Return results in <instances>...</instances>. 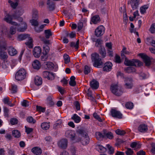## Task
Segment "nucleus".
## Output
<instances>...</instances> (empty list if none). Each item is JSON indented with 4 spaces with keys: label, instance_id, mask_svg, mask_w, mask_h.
<instances>
[{
    "label": "nucleus",
    "instance_id": "nucleus-1",
    "mask_svg": "<svg viewBox=\"0 0 155 155\" xmlns=\"http://www.w3.org/2000/svg\"><path fill=\"white\" fill-rule=\"evenodd\" d=\"M77 133L79 135L84 137L81 142L83 145L88 144L90 141V139L86 131L83 129H80L77 130Z\"/></svg>",
    "mask_w": 155,
    "mask_h": 155
},
{
    "label": "nucleus",
    "instance_id": "nucleus-2",
    "mask_svg": "<svg viewBox=\"0 0 155 155\" xmlns=\"http://www.w3.org/2000/svg\"><path fill=\"white\" fill-rule=\"evenodd\" d=\"M91 59L92 61L94 62L93 65L97 68L102 65L103 62L101 61V59L99 58L98 54L94 53L91 54Z\"/></svg>",
    "mask_w": 155,
    "mask_h": 155
},
{
    "label": "nucleus",
    "instance_id": "nucleus-3",
    "mask_svg": "<svg viewBox=\"0 0 155 155\" xmlns=\"http://www.w3.org/2000/svg\"><path fill=\"white\" fill-rule=\"evenodd\" d=\"M110 89L112 93L116 96H120L123 93L122 87L117 84L111 85Z\"/></svg>",
    "mask_w": 155,
    "mask_h": 155
},
{
    "label": "nucleus",
    "instance_id": "nucleus-4",
    "mask_svg": "<svg viewBox=\"0 0 155 155\" xmlns=\"http://www.w3.org/2000/svg\"><path fill=\"white\" fill-rule=\"evenodd\" d=\"M65 135L66 137L69 138L72 140H75L76 142L81 141V138L76 135L75 132L72 130H68L65 132Z\"/></svg>",
    "mask_w": 155,
    "mask_h": 155
},
{
    "label": "nucleus",
    "instance_id": "nucleus-5",
    "mask_svg": "<svg viewBox=\"0 0 155 155\" xmlns=\"http://www.w3.org/2000/svg\"><path fill=\"white\" fill-rule=\"evenodd\" d=\"M124 64L128 66L139 67L142 65L143 63L137 59H133L132 60H128L126 58Z\"/></svg>",
    "mask_w": 155,
    "mask_h": 155
},
{
    "label": "nucleus",
    "instance_id": "nucleus-6",
    "mask_svg": "<svg viewBox=\"0 0 155 155\" xmlns=\"http://www.w3.org/2000/svg\"><path fill=\"white\" fill-rule=\"evenodd\" d=\"M26 74L25 70L24 69L21 68L16 73L15 75V78L17 81H21L25 78Z\"/></svg>",
    "mask_w": 155,
    "mask_h": 155
},
{
    "label": "nucleus",
    "instance_id": "nucleus-7",
    "mask_svg": "<svg viewBox=\"0 0 155 155\" xmlns=\"http://www.w3.org/2000/svg\"><path fill=\"white\" fill-rule=\"evenodd\" d=\"M112 116L114 118L121 119L122 118V114L120 112L115 109H112L110 110Z\"/></svg>",
    "mask_w": 155,
    "mask_h": 155
},
{
    "label": "nucleus",
    "instance_id": "nucleus-8",
    "mask_svg": "<svg viewBox=\"0 0 155 155\" xmlns=\"http://www.w3.org/2000/svg\"><path fill=\"white\" fill-rule=\"evenodd\" d=\"M105 28L103 25L98 27L95 30V34L96 36L99 37L102 35L104 33Z\"/></svg>",
    "mask_w": 155,
    "mask_h": 155
},
{
    "label": "nucleus",
    "instance_id": "nucleus-9",
    "mask_svg": "<svg viewBox=\"0 0 155 155\" xmlns=\"http://www.w3.org/2000/svg\"><path fill=\"white\" fill-rule=\"evenodd\" d=\"M138 55L143 59L146 66H149L150 65L151 61L150 58L147 55L143 53H140Z\"/></svg>",
    "mask_w": 155,
    "mask_h": 155
},
{
    "label": "nucleus",
    "instance_id": "nucleus-10",
    "mask_svg": "<svg viewBox=\"0 0 155 155\" xmlns=\"http://www.w3.org/2000/svg\"><path fill=\"white\" fill-rule=\"evenodd\" d=\"M17 25H14L17 26V30L18 32H23L25 31L27 28L26 23L24 22L21 23V25L18 24L17 23Z\"/></svg>",
    "mask_w": 155,
    "mask_h": 155
},
{
    "label": "nucleus",
    "instance_id": "nucleus-11",
    "mask_svg": "<svg viewBox=\"0 0 155 155\" xmlns=\"http://www.w3.org/2000/svg\"><path fill=\"white\" fill-rule=\"evenodd\" d=\"M42 77L44 78H47L48 80H52L54 78V74L48 71H44L42 73Z\"/></svg>",
    "mask_w": 155,
    "mask_h": 155
},
{
    "label": "nucleus",
    "instance_id": "nucleus-12",
    "mask_svg": "<svg viewBox=\"0 0 155 155\" xmlns=\"http://www.w3.org/2000/svg\"><path fill=\"white\" fill-rule=\"evenodd\" d=\"M132 79L131 78H126L125 80V87L127 89H131L133 87Z\"/></svg>",
    "mask_w": 155,
    "mask_h": 155
},
{
    "label": "nucleus",
    "instance_id": "nucleus-13",
    "mask_svg": "<svg viewBox=\"0 0 155 155\" xmlns=\"http://www.w3.org/2000/svg\"><path fill=\"white\" fill-rule=\"evenodd\" d=\"M140 0H131L128 1V4H130L132 9L134 10L137 9L139 4Z\"/></svg>",
    "mask_w": 155,
    "mask_h": 155
},
{
    "label": "nucleus",
    "instance_id": "nucleus-14",
    "mask_svg": "<svg viewBox=\"0 0 155 155\" xmlns=\"http://www.w3.org/2000/svg\"><path fill=\"white\" fill-rule=\"evenodd\" d=\"M41 52V48L39 47H35L33 50V54L36 58H39Z\"/></svg>",
    "mask_w": 155,
    "mask_h": 155
},
{
    "label": "nucleus",
    "instance_id": "nucleus-15",
    "mask_svg": "<svg viewBox=\"0 0 155 155\" xmlns=\"http://www.w3.org/2000/svg\"><path fill=\"white\" fill-rule=\"evenodd\" d=\"M112 66L113 65L111 62H106L104 64V66L103 69V70L107 72L110 71L112 69Z\"/></svg>",
    "mask_w": 155,
    "mask_h": 155
},
{
    "label": "nucleus",
    "instance_id": "nucleus-16",
    "mask_svg": "<svg viewBox=\"0 0 155 155\" xmlns=\"http://www.w3.org/2000/svg\"><path fill=\"white\" fill-rule=\"evenodd\" d=\"M67 143L68 141L67 139H62L58 143V145L59 147L65 149L67 146Z\"/></svg>",
    "mask_w": 155,
    "mask_h": 155
},
{
    "label": "nucleus",
    "instance_id": "nucleus-17",
    "mask_svg": "<svg viewBox=\"0 0 155 155\" xmlns=\"http://www.w3.org/2000/svg\"><path fill=\"white\" fill-rule=\"evenodd\" d=\"M5 20L7 23H9L12 25H17V23L15 22L12 21V15L7 14L5 16Z\"/></svg>",
    "mask_w": 155,
    "mask_h": 155
},
{
    "label": "nucleus",
    "instance_id": "nucleus-18",
    "mask_svg": "<svg viewBox=\"0 0 155 155\" xmlns=\"http://www.w3.org/2000/svg\"><path fill=\"white\" fill-rule=\"evenodd\" d=\"M47 8L49 10L52 11L54 10L55 8V5L54 2L50 0H48L47 2Z\"/></svg>",
    "mask_w": 155,
    "mask_h": 155
},
{
    "label": "nucleus",
    "instance_id": "nucleus-19",
    "mask_svg": "<svg viewBox=\"0 0 155 155\" xmlns=\"http://www.w3.org/2000/svg\"><path fill=\"white\" fill-rule=\"evenodd\" d=\"M32 66L34 69L38 70L41 68V64L39 61L36 60L33 61L32 64Z\"/></svg>",
    "mask_w": 155,
    "mask_h": 155
},
{
    "label": "nucleus",
    "instance_id": "nucleus-20",
    "mask_svg": "<svg viewBox=\"0 0 155 155\" xmlns=\"http://www.w3.org/2000/svg\"><path fill=\"white\" fill-rule=\"evenodd\" d=\"M138 130L140 132H145L148 130L147 126L144 124H140L138 127Z\"/></svg>",
    "mask_w": 155,
    "mask_h": 155
},
{
    "label": "nucleus",
    "instance_id": "nucleus-21",
    "mask_svg": "<svg viewBox=\"0 0 155 155\" xmlns=\"http://www.w3.org/2000/svg\"><path fill=\"white\" fill-rule=\"evenodd\" d=\"M95 135L97 139L99 140H101L105 138V134L103 133V130L101 132H96Z\"/></svg>",
    "mask_w": 155,
    "mask_h": 155
},
{
    "label": "nucleus",
    "instance_id": "nucleus-22",
    "mask_svg": "<svg viewBox=\"0 0 155 155\" xmlns=\"http://www.w3.org/2000/svg\"><path fill=\"white\" fill-rule=\"evenodd\" d=\"M7 45L4 40L0 39V50L5 51L6 49Z\"/></svg>",
    "mask_w": 155,
    "mask_h": 155
},
{
    "label": "nucleus",
    "instance_id": "nucleus-23",
    "mask_svg": "<svg viewBox=\"0 0 155 155\" xmlns=\"http://www.w3.org/2000/svg\"><path fill=\"white\" fill-rule=\"evenodd\" d=\"M99 52L102 58H104L106 55V52L104 47L101 46L99 49Z\"/></svg>",
    "mask_w": 155,
    "mask_h": 155
},
{
    "label": "nucleus",
    "instance_id": "nucleus-24",
    "mask_svg": "<svg viewBox=\"0 0 155 155\" xmlns=\"http://www.w3.org/2000/svg\"><path fill=\"white\" fill-rule=\"evenodd\" d=\"M31 151L36 155H39L42 153L41 150L38 147H35L31 149Z\"/></svg>",
    "mask_w": 155,
    "mask_h": 155
},
{
    "label": "nucleus",
    "instance_id": "nucleus-25",
    "mask_svg": "<svg viewBox=\"0 0 155 155\" xmlns=\"http://www.w3.org/2000/svg\"><path fill=\"white\" fill-rule=\"evenodd\" d=\"M8 50V54L11 56H14L17 53V51L16 50L12 47H9Z\"/></svg>",
    "mask_w": 155,
    "mask_h": 155
},
{
    "label": "nucleus",
    "instance_id": "nucleus-26",
    "mask_svg": "<svg viewBox=\"0 0 155 155\" xmlns=\"http://www.w3.org/2000/svg\"><path fill=\"white\" fill-rule=\"evenodd\" d=\"M103 133L105 134V138L107 137V138L111 139L114 137L113 134L110 132H107L106 130H103Z\"/></svg>",
    "mask_w": 155,
    "mask_h": 155
},
{
    "label": "nucleus",
    "instance_id": "nucleus-27",
    "mask_svg": "<svg viewBox=\"0 0 155 155\" xmlns=\"http://www.w3.org/2000/svg\"><path fill=\"white\" fill-rule=\"evenodd\" d=\"M29 35L26 34H21L19 35L18 38L19 41H22L29 38L30 37Z\"/></svg>",
    "mask_w": 155,
    "mask_h": 155
},
{
    "label": "nucleus",
    "instance_id": "nucleus-28",
    "mask_svg": "<svg viewBox=\"0 0 155 155\" xmlns=\"http://www.w3.org/2000/svg\"><path fill=\"white\" fill-rule=\"evenodd\" d=\"M90 85L92 89H97L99 87V83L96 80H93L91 82Z\"/></svg>",
    "mask_w": 155,
    "mask_h": 155
},
{
    "label": "nucleus",
    "instance_id": "nucleus-29",
    "mask_svg": "<svg viewBox=\"0 0 155 155\" xmlns=\"http://www.w3.org/2000/svg\"><path fill=\"white\" fill-rule=\"evenodd\" d=\"M42 83V78L39 76H36L35 78V83L37 86L41 85Z\"/></svg>",
    "mask_w": 155,
    "mask_h": 155
},
{
    "label": "nucleus",
    "instance_id": "nucleus-30",
    "mask_svg": "<svg viewBox=\"0 0 155 155\" xmlns=\"http://www.w3.org/2000/svg\"><path fill=\"white\" fill-rule=\"evenodd\" d=\"M0 50V58L2 59H7L8 56L6 52L4 51Z\"/></svg>",
    "mask_w": 155,
    "mask_h": 155
},
{
    "label": "nucleus",
    "instance_id": "nucleus-31",
    "mask_svg": "<svg viewBox=\"0 0 155 155\" xmlns=\"http://www.w3.org/2000/svg\"><path fill=\"white\" fill-rule=\"evenodd\" d=\"M12 136L15 138H18L21 135L20 131L18 130H14L12 131Z\"/></svg>",
    "mask_w": 155,
    "mask_h": 155
},
{
    "label": "nucleus",
    "instance_id": "nucleus-32",
    "mask_svg": "<svg viewBox=\"0 0 155 155\" xmlns=\"http://www.w3.org/2000/svg\"><path fill=\"white\" fill-rule=\"evenodd\" d=\"M71 119L74 120L75 122L77 123L80 122L81 120L80 117L76 114H74L71 117Z\"/></svg>",
    "mask_w": 155,
    "mask_h": 155
},
{
    "label": "nucleus",
    "instance_id": "nucleus-33",
    "mask_svg": "<svg viewBox=\"0 0 155 155\" xmlns=\"http://www.w3.org/2000/svg\"><path fill=\"white\" fill-rule=\"evenodd\" d=\"M54 64L51 62H46L45 67L46 68L50 70H52L54 68Z\"/></svg>",
    "mask_w": 155,
    "mask_h": 155
},
{
    "label": "nucleus",
    "instance_id": "nucleus-34",
    "mask_svg": "<svg viewBox=\"0 0 155 155\" xmlns=\"http://www.w3.org/2000/svg\"><path fill=\"white\" fill-rule=\"evenodd\" d=\"M46 25V24L41 25L39 27H35L34 28L35 31L37 33H40L42 31Z\"/></svg>",
    "mask_w": 155,
    "mask_h": 155
},
{
    "label": "nucleus",
    "instance_id": "nucleus-35",
    "mask_svg": "<svg viewBox=\"0 0 155 155\" xmlns=\"http://www.w3.org/2000/svg\"><path fill=\"white\" fill-rule=\"evenodd\" d=\"M75 78L74 76H72L70 78V80L69 82V85L71 86L74 87L76 85V82L75 81Z\"/></svg>",
    "mask_w": 155,
    "mask_h": 155
},
{
    "label": "nucleus",
    "instance_id": "nucleus-36",
    "mask_svg": "<svg viewBox=\"0 0 155 155\" xmlns=\"http://www.w3.org/2000/svg\"><path fill=\"white\" fill-rule=\"evenodd\" d=\"M45 37L46 38L48 39L52 35V32L50 29L46 30L45 31Z\"/></svg>",
    "mask_w": 155,
    "mask_h": 155
},
{
    "label": "nucleus",
    "instance_id": "nucleus-37",
    "mask_svg": "<svg viewBox=\"0 0 155 155\" xmlns=\"http://www.w3.org/2000/svg\"><path fill=\"white\" fill-rule=\"evenodd\" d=\"M50 125L49 123L43 122L41 124V127L43 130H47L49 128Z\"/></svg>",
    "mask_w": 155,
    "mask_h": 155
},
{
    "label": "nucleus",
    "instance_id": "nucleus-38",
    "mask_svg": "<svg viewBox=\"0 0 155 155\" xmlns=\"http://www.w3.org/2000/svg\"><path fill=\"white\" fill-rule=\"evenodd\" d=\"M62 121L61 120L57 121L53 126V128L54 129H57L60 128L61 127Z\"/></svg>",
    "mask_w": 155,
    "mask_h": 155
},
{
    "label": "nucleus",
    "instance_id": "nucleus-39",
    "mask_svg": "<svg viewBox=\"0 0 155 155\" xmlns=\"http://www.w3.org/2000/svg\"><path fill=\"white\" fill-rule=\"evenodd\" d=\"M30 22L32 26H34V28L37 27L39 25V22L37 19H32L30 21Z\"/></svg>",
    "mask_w": 155,
    "mask_h": 155
},
{
    "label": "nucleus",
    "instance_id": "nucleus-40",
    "mask_svg": "<svg viewBox=\"0 0 155 155\" xmlns=\"http://www.w3.org/2000/svg\"><path fill=\"white\" fill-rule=\"evenodd\" d=\"M97 148L98 150L101 153L104 152L106 151V148L101 145H97Z\"/></svg>",
    "mask_w": 155,
    "mask_h": 155
},
{
    "label": "nucleus",
    "instance_id": "nucleus-41",
    "mask_svg": "<svg viewBox=\"0 0 155 155\" xmlns=\"http://www.w3.org/2000/svg\"><path fill=\"white\" fill-rule=\"evenodd\" d=\"M14 26H12L11 27L10 29V32L12 35L15 34L17 30V26L14 25Z\"/></svg>",
    "mask_w": 155,
    "mask_h": 155
},
{
    "label": "nucleus",
    "instance_id": "nucleus-42",
    "mask_svg": "<svg viewBox=\"0 0 155 155\" xmlns=\"http://www.w3.org/2000/svg\"><path fill=\"white\" fill-rule=\"evenodd\" d=\"M48 103L50 106H52L54 104V102L53 101L52 97L49 96L47 98Z\"/></svg>",
    "mask_w": 155,
    "mask_h": 155
},
{
    "label": "nucleus",
    "instance_id": "nucleus-43",
    "mask_svg": "<svg viewBox=\"0 0 155 155\" xmlns=\"http://www.w3.org/2000/svg\"><path fill=\"white\" fill-rule=\"evenodd\" d=\"M126 72L128 73H130L135 71V69L133 67H128L125 69Z\"/></svg>",
    "mask_w": 155,
    "mask_h": 155
},
{
    "label": "nucleus",
    "instance_id": "nucleus-44",
    "mask_svg": "<svg viewBox=\"0 0 155 155\" xmlns=\"http://www.w3.org/2000/svg\"><path fill=\"white\" fill-rule=\"evenodd\" d=\"M148 6L147 5H144L140 8V12L142 14L145 13L146 10L148 9Z\"/></svg>",
    "mask_w": 155,
    "mask_h": 155
},
{
    "label": "nucleus",
    "instance_id": "nucleus-45",
    "mask_svg": "<svg viewBox=\"0 0 155 155\" xmlns=\"http://www.w3.org/2000/svg\"><path fill=\"white\" fill-rule=\"evenodd\" d=\"M100 18L98 15H95L92 18V21L94 24H96L99 21Z\"/></svg>",
    "mask_w": 155,
    "mask_h": 155
},
{
    "label": "nucleus",
    "instance_id": "nucleus-46",
    "mask_svg": "<svg viewBox=\"0 0 155 155\" xmlns=\"http://www.w3.org/2000/svg\"><path fill=\"white\" fill-rule=\"evenodd\" d=\"M115 132L117 134L123 136L126 134V132L124 130H121L119 129L117 130Z\"/></svg>",
    "mask_w": 155,
    "mask_h": 155
},
{
    "label": "nucleus",
    "instance_id": "nucleus-47",
    "mask_svg": "<svg viewBox=\"0 0 155 155\" xmlns=\"http://www.w3.org/2000/svg\"><path fill=\"white\" fill-rule=\"evenodd\" d=\"M42 54H43L41 58V60L42 61H46L48 58V54L44 53V52H43Z\"/></svg>",
    "mask_w": 155,
    "mask_h": 155
},
{
    "label": "nucleus",
    "instance_id": "nucleus-48",
    "mask_svg": "<svg viewBox=\"0 0 155 155\" xmlns=\"http://www.w3.org/2000/svg\"><path fill=\"white\" fill-rule=\"evenodd\" d=\"M27 121L30 123L35 124L36 122V120L33 119L31 116L28 117L27 118Z\"/></svg>",
    "mask_w": 155,
    "mask_h": 155
},
{
    "label": "nucleus",
    "instance_id": "nucleus-49",
    "mask_svg": "<svg viewBox=\"0 0 155 155\" xmlns=\"http://www.w3.org/2000/svg\"><path fill=\"white\" fill-rule=\"evenodd\" d=\"M25 44L29 48H32V39L30 37L28 38V42L25 43Z\"/></svg>",
    "mask_w": 155,
    "mask_h": 155
},
{
    "label": "nucleus",
    "instance_id": "nucleus-50",
    "mask_svg": "<svg viewBox=\"0 0 155 155\" xmlns=\"http://www.w3.org/2000/svg\"><path fill=\"white\" fill-rule=\"evenodd\" d=\"M64 58L65 63L67 64L69 62L70 58L68 55L67 54H64Z\"/></svg>",
    "mask_w": 155,
    "mask_h": 155
},
{
    "label": "nucleus",
    "instance_id": "nucleus-51",
    "mask_svg": "<svg viewBox=\"0 0 155 155\" xmlns=\"http://www.w3.org/2000/svg\"><path fill=\"white\" fill-rule=\"evenodd\" d=\"M50 48L49 46L46 45H44L43 46V52L48 54Z\"/></svg>",
    "mask_w": 155,
    "mask_h": 155
},
{
    "label": "nucleus",
    "instance_id": "nucleus-52",
    "mask_svg": "<svg viewBox=\"0 0 155 155\" xmlns=\"http://www.w3.org/2000/svg\"><path fill=\"white\" fill-rule=\"evenodd\" d=\"M153 41H154V40L151 38H147L146 41L147 44H150L152 46Z\"/></svg>",
    "mask_w": 155,
    "mask_h": 155
},
{
    "label": "nucleus",
    "instance_id": "nucleus-53",
    "mask_svg": "<svg viewBox=\"0 0 155 155\" xmlns=\"http://www.w3.org/2000/svg\"><path fill=\"white\" fill-rule=\"evenodd\" d=\"M39 38H41V40L43 42L45 45H47L50 44L49 40L46 39L45 38H41V36H40Z\"/></svg>",
    "mask_w": 155,
    "mask_h": 155
},
{
    "label": "nucleus",
    "instance_id": "nucleus-54",
    "mask_svg": "<svg viewBox=\"0 0 155 155\" xmlns=\"http://www.w3.org/2000/svg\"><path fill=\"white\" fill-rule=\"evenodd\" d=\"M125 153L127 155H133L134 152L131 149L127 148Z\"/></svg>",
    "mask_w": 155,
    "mask_h": 155
},
{
    "label": "nucleus",
    "instance_id": "nucleus-55",
    "mask_svg": "<svg viewBox=\"0 0 155 155\" xmlns=\"http://www.w3.org/2000/svg\"><path fill=\"white\" fill-rule=\"evenodd\" d=\"M32 18H37L38 17V12L37 10L33 9L32 11Z\"/></svg>",
    "mask_w": 155,
    "mask_h": 155
},
{
    "label": "nucleus",
    "instance_id": "nucleus-56",
    "mask_svg": "<svg viewBox=\"0 0 155 155\" xmlns=\"http://www.w3.org/2000/svg\"><path fill=\"white\" fill-rule=\"evenodd\" d=\"M93 116L97 120L99 121L102 122V119L96 113H94L93 114Z\"/></svg>",
    "mask_w": 155,
    "mask_h": 155
},
{
    "label": "nucleus",
    "instance_id": "nucleus-57",
    "mask_svg": "<svg viewBox=\"0 0 155 155\" xmlns=\"http://www.w3.org/2000/svg\"><path fill=\"white\" fill-rule=\"evenodd\" d=\"M90 68L87 65L84 66V73L86 74H88L90 72Z\"/></svg>",
    "mask_w": 155,
    "mask_h": 155
},
{
    "label": "nucleus",
    "instance_id": "nucleus-58",
    "mask_svg": "<svg viewBox=\"0 0 155 155\" xmlns=\"http://www.w3.org/2000/svg\"><path fill=\"white\" fill-rule=\"evenodd\" d=\"M125 107L127 109H131L133 107V104L131 102H127L126 104Z\"/></svg>",
    "mask_w": 155,
    "mask_h": 155
},
{
    "label": "nucleus",
    "instance_id": "nucleus-59",
    "mask_svg": "<svg viewBox=\"0 0 155 155\" xmlns=\"http://www.w3.org/2000/svg\"><path fill=\"white\" fill-rule=\"evenodd\" d=\"M107 146L109 150V154H111L113 153L114 152V148L110 146V145L109 144L107 145Z\"/></svg>",
    "mask_w": 155,
    "mask_h": 155
},
{
    "label": "nucleus",
    "instance_id": "nucleus-60",
    "mask_svg": "<svg viewBox=\"0 0 155 155\" xmlns=\"http://www.w3.org/2000/svg\"><path fill=\"white\" fill-rule=\"evenodd\" d=\"M36 109L37 111L39 112H44L45 111V108H43L40 106H38L37 105L36 106Z\"/></svg>",
    "mask_w": 155,
    "mask_h": 155
},
{
    "label": "nucleus",
    "instance_id": "nucleus-61",
    "mask_svg": "<svg viewBox=\"0 0 155 155\" xmlns=\"http://www.w3.org/2000/svg\"><path fill=\"white\" fill-rule=\"evenodd\" d=\"M73 104L77 110H79L80 109V104L78 101H75L73 103Z\"/></svg>",
    "mask_w": 155,
    "mask_h": 155
},
{
    "label": "nucleus",
    "instance_id": "nucleus-62",
    "mask_svg": "<svg viewBox=\"0 0 155 155\" xmlns=\"http://www.w3.org/2000/svg\"><path fill=\"white\" fill-rule=\"evenodd\" d=\"M102 40H101L100 39H97V40H96V43L95 44V46L97 47H98L99 46L100 47L101 46V44H102Z\"/></svg>",
    "mask_w": 155,
    "mask_h": 155
},
{
    "label": "nucleus",
    "instance_id": "nucleus-63",
    "mask_svg": "<svg viewBox=\"0 0 155 155\" xmlns=\"http://www.w3.org/2000/svg\"><path fill=\"white\" fill-rule=\"evenodd\" d=\"M150 31L152 33H155V23H153L152 24L150 28Z\"/></svg>",
    "mask_w": 155,
    "mask_h": 155
},
{
    "label": "nucleus",
    "instance_id": "nucleus-64",
    "mask_svg": "<svg viewBox=\"0 0 155 155\" xmlns=\"http://www.w3.org/2000/svg\"><path fill=\"white\" fill-rule=\"evenodd\" d=\"M12 90L13 93H15L17 91V87L16 85H12Z\"/></svg>",
    "mask_w": 155,
    "mask_h": 155
}]
</instances>
